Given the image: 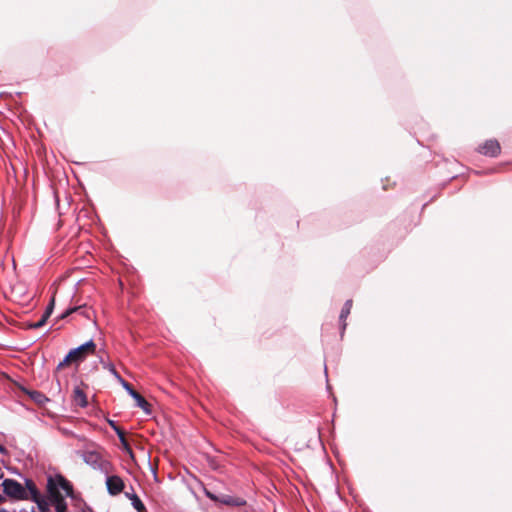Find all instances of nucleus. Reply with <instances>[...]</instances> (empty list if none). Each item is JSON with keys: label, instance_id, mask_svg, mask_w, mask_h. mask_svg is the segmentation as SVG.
<instances>
[{"label": "nucleus", "instance_id": "obj_1", "mask_svg": "<svg viewBox=\"0 0 512 512\" xmlns=\"http://www.w3.org/2000/svg\"><path fill=\"white\" fill-rule=\"evenodd\" d=\"M96 352V344L93 340L86 342L85 344L72 349L68 352L65 358L58 364L55 374L66 366L72 363H79L83 361L87 356L93 355Z\"/></svg>", "mask_w": 512, "mask_h": 512}, {"label": "nucleus", "instance_id": "obj_2", "mask_svg": "<svg viewBox=\"0 0 512 512\" xmlns=\"http://www.w3.org/2000/svg\"><path fill=\"white\" fill-rule=\"evenodd\" d=\"M2 487L4 493L10 498L17 500L29 499L30 491L27 486L25 485L24 487L21 483L14 479H5L2 482Z\"/></svg>", "mask_w": 512, "mask_h": 512}, {"label": "nucleus", "instance_id": "obj_3", "mask_svg": "<svg viewBox=\"0 0 512 512\" xmlns=\"http://www.w3.org/2000/svg\"><path fill=\"white\" fill-rule=\"evenodd\" d=\"M26 486L30 491L28 500L35 502L41 512H49V504L46 499L42 497L33 480L26 479Z\"/></svg>", "mask_w": 512, "mask_h": 512}, {"label": "nucleus", "instance_id": "obj_4", "mask_svg": "<svg viewBox=\"0 0 512 512\" xmlns=\"http://www.w3.org/2000/svg\"><path fill=\"white\" fill-rule=\"evenodd\" d=\"M106 486L109 494L113 496L120 494L125 488L123 479L117 475L108 476Z\"/></svg>", "mask_w": 512, "mask_h": 512}, {"label": "nucleus", "instance_id": "obj_5", "mask_svg": "<svg viewBox=\"0 0 512 512\" xmlns=\"http://www.w3.org/2000/svg\"><path fill=\"white\" fill-rule=\"evenodd\" d=\"M478 151L485 156L496 157L500 154L501 147L497 140L490 139L480 146Z\"/></svg>", "mask_w": 512, "mask_h": 512}, {"label": "nucleus", "instance_id": "obj_6", "mask_svg": "<svg viewBox=\"0 0 512 512\" xmlns=\"http://www.w3.org/2000/svg\"><path fill=\"white\" fill-rule=\"evenodd\" d=\"M54 302H55L54 297H52L49 305L46 308V311L44 312V314L42 315L40 320L39 321H35V323H28L27 324V328L28 329H38V328L43 327L46 324L48 318L50 317V315H51V313L53 311Z\"/></svg>", "mask_w": 512, "mask_h": 512}, {"label": "nucleus", "instance_id": "obj_7", "mask_svg": "<svg viewBox=\"0 0 512 512\" xmlns=\"http://www.w3.org/2000/svg\"><path fill=\"white\" fill-rule=\"evenodd\" d=\"M75 312H79L85 318L91 319L90 311L87 308L86 304L78 305V306H74V307L68 308L65 312H63L61 314V316L59 318L60 319H64V318L68 317L69 315H71V314H73Z\"/></svg>", "mask_w": 512, "mask_h": 512}, {"label": "nucleus", "instance_id": "obj_8", "mask_svg": "<svg viewBox=\"0 0 512 512\" xmlns=\"http://www.w3.org/2000/svg\"><path fill=\"white\" fill-rule=\"evenodd\" d=\"M72 399L73 402L80 407H86L88 404L86 394L79 386L74 388Z\"/></svg>", "mask_w": 512, "mask_h": 512}, {"label": "nucleus", "instance_id": "obj_9", "mask_svg": "<svg viewBox=\"0 0 512 512\" xmlns=\"http://www.w3.org/2000/svg\"><path fill=\"white\" fill-rule=\"evenodd\" d=\"M352 305H353V301L351 299H349L345 302V304L341 310V313L339 316L340 322H341V330H342L341 334H343L344 330L346 329V326H347L346 319L351 312Z\"/></svg>", "mask_w": 512, "mask_h": 512}, {"label": "nucleus", "instance_id": "obj_10", "mask_svg": "<svg viewBox=\"0 0 512 512\" xmlns=\"http://www.w3.org/2000/svg\"><path fill=\"white\" fill-rule=\"evenodd\" d=\"M47 492H48V496H49V499H50L51 502L54 501L55 499H58L61 496H63L60 493L58 485H57L56 481L53 478H49L48 479Z\"/></svg>", "mask_w": 512, "mask_h": 512}, {"label": "nucleus", "instance_id": "obj_11", "mask_svg": "<svg viewBox=\"0 0 512 512\" xmlns=\"http://www.w3.org/2000/svg\"><path fill=\"white\" fill-rule=\"evenodd\" d=\"M109 425L116 432V435L118 436V438H119L121 444L124 446V448L130 451V447H129V443L126 439L125 431L112 420L109 421Z\"/></svg>", "mask_w": 512, "mask_h": 512}, {"label": "nucleus", "instance_id": "obj_12", "mask_svg": "<svg viewBox=\"0 0 512 512\" xmlns=\"http://www.w3.org/2000/svg\"><path fill=\"white\" fill-rule=\"evenodd\" d=\"M219 501L228 506H244L246 504V501L243 498L230 495H223Z\"/></svg>", "mask_w": 512, "mask_h": 512}, {"label": "nucleus", "instance_id": "obj_13", "mask_svg": "<svg viewBox=\"0 0 512 512\" xmlns=\"http://www.w3.org/2000/svg\"><path fill=\"white\" fill-rule=\"evenodd\" d=\"M58 485V488H61L65 491L67 496H71L73 493V486L72 484L63 476L59 475L54 479Z\"/></svg>", "mask_w": 512, "mask_h": 512}, {"label": "nucleus", "instance_id": "obj_14", "mask_svg": "<svg viewBox=\"0 0 512 512\" xmlns=\"http://www.w3.org/2000/svg\"><path fill=\"white\" fill-rule=\"evenodd\" d=\"M131 396L136 400L137 405L142 408L144 411L149 412L150 404L147 402V400L140 395L137 391L134 389H131Z\"/></svg>", "mask_w": 512, "mask_h": 512}, {"label": "nucleus", "instance_id": "obj_15", "mask_svg": "<svg viewBox=\"0 0 512 512\" xmlns=\"http://www.w3.org/2000/svg\"><path fill=\"white\" fill-rule=\"evenodd\" d=\"M130 500L137 512H147L145 505L136 494H132Z\"/></svg>", "mask_w": 512, "mask_h": 512}, {"label": "nucleus", "instance_id": "obj_16", "mask_svg": "<svg viewBox=\"0 0 512 512\" xmlns=\"http://www.w3.org/2000/svg\"><path fill=\"white\" fill-rule=\"evenodd\" d=\"M52 503L55 506L56 512H65L67 510V504L63 496H61L58 499H55L54 501H52Z\"/></svg>", "mask_w": 512, "mask_h": 512}, {"label": "nucleus", "instance_id": "obj_17", "mask_svg": "<svg viewBox=\"0 0 512 512\" xmlns=\"http://www.w3.org/2000/svg\"><path fill=\"white\" fill-rule=\"evenodd\" d=\"M30 397L37 403L39 404H42L44 403L45 401H47L48 399L46 398V396L44 394H42L41 392H38V391H33L30 393Z\"/></svg>", "mask_w": 512, "mask_h": 512}, {"label": "nucleus", "instance_id": "obj_18", "mask_svg": "<svg viewBox=\"0 0 512 512\" xmlns=\"http://www.w3.org/2000/svg\"><path fill=\"white\" fill-rule=\"evenodd\" d=\"M109 371L114 374L118 379L122 380L118 372L116 371L115 367L113 365H108Z\"/></svg>", "mask_w": 512, "mask_h": 512}, {"label": "nucleus", "instance_id": "obj_19", "mask_svg": "<svg viewBox=\"0 0 512 512\" xmlns=\"http://www.w3.org/2000/svg\"><path fill=\"white\" fill-rule=\"evenodd\" d=\"M121 381L123 382V385L127 389V391H129V393L131 394V389H133L132 386L123 380H121Z\"/></svg>", "mask_w": 512, "mask_h": 512}, {"label": "nucleus", "instance_id": "obj_20", "mask_svg": "<svg viewBox=\"0 0 512 512\" xmlns=\"http://www.w3.org/2000/svg\"><path fill=\"white\" fill-rule=\"evenodd\" d=\"M0 453H2V454L7 453V449L3 445H0Z\"/></svg>", "mask_w": 512, "mask_h": 512}, {"label": "nucleus", "instance_id": "obj_21", "mask_svg": "<svg viewBox=\"0 0 512 512\" xmlns=\"http://www.w3.org/2000/svg\"><path fill=\"white\" fill-rule=\"evenodd\" d=\"M6 501L5 497L0 494V504Z\"/></svg>", "mask_w": 512, "mask_h": 512}, {"label": "nucleus", "instance_id": "obj_22", "mask_svg": "<svg viewBox=\"0 0 512 512\" xmlns=\"http://www.w3.org/2000/svg\"><path fill=\"white\" fill-rule=\"evenodd\" d=\"M133 493L125 492V496L130 499Z\"/></svg>", "mask_w": 512, "mask_h": 512}, {"label": "nucleus", "instance_id": "obj_23", "mask_svg": "<svg viewBox=\"0 0 512 512\" xmlns=\"http://www.w3.org/2000/svg\"><path fill=\"white\" fill-rule=\"evenodd\" d=\"M0 512H8V511L5 509H0Z\"/></svg>", "mask_w": 512, "mask_h": 512}]
</instances>
